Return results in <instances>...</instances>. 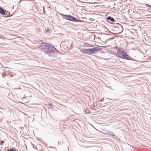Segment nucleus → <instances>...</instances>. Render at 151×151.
Listing matches in <instances>:
<instances>
[{
    "mask_svg": "<svg viewBox=\"0 0 151 151\" xmlns=\"http://www.w3.org/2000/svg\"><path fill=\"white\" fill-rule=\"evenodd\" d=\"M107 19L109 20H110L112 22H114L115 21V19L112 17L109 16L108 17Z\"/></svg>",
    "mask_w": 151,
    "mask_h": 151,
    "instance_id": "0eeeda50",
    "label": "nucleus"
},
{
    "mask_svg": "<svg viewBox=\"0 0 151 151\" xmlns=\"http://www.w3.org/2000/svg\"><path fill=\"white\" fill-rule=\"evenodd\" d=\"M46 31L47 32H48V31H49V29L48 28H47V29H46Z\"/></svg>",
    "mask_w": 151,
    "mask_h": 151,
    "instance_id": "4468645a",
    "label": "nucleus"
},
{
    "mask_svg": "<svg viewBox=\"0 0 151 151\" xmlns=\"http://www.w3.org/2000/svg\"><path fill=\"white\" fill-rule=\"evenodd\" d=\"M39 47L42 50V51H44L45 54L48 55L49 56H52L57 52L56 48L51 44L48 43H42V44Z\"/></svg>",
    "mask_w": 151,
    "mask_h": 151,
    "instance_id": "f257e3e1",
    "label": "nucleus"
},
{
    "mask_svg": "<svg viewBox=\"0 0 151 151\" xmlns=\"http://www.w3.org/2000/svg\"><path fill=\"white\" fill-rule=\"evenodd\" d=\"M145 5L147 7H148L149 8H151V6L150 5L148 4H145Z\"/></svg>",
    "mask_w": 151,
    "mask_h": 151,
    "instance_id": "f8f14e48",
    "label": "nucleus"
},
{
    "mask_svg": "<svg viewBox=\"0 0 151 151\" xmlns=\"http://www.w3.org/2000/svg\"><path fill=\"white\" fill-rule=\"evenodd\" d=\"M0 13L3 15H4L5 14V12L1 7H0Z\"/></svg>",
    "mask_w": 151,
    "mask_h": 151,
    "instance_id": "423d86ee",
    "label": "nucleus"
},
{
    "mask_svg": "<svg viewBox=\"0 0 151 151\" xmlns=\"http://www.w3.org/2000/svg\"><path fill=\"white\" fill-rule=\"evenodd\" d=\"M4 143V141H1L0 142V145H2Z\"/></svg>",
    "mask_w": 151,
    "mask_h": 151,
    "instance_id": "ddd939ff",
    "label": "nucleus"
},
{
    "mask_svg": "<svg viewBox=\"0 0 151 151\" xmlns=\"http://www.w3.org/2000/svg\"><path fill=\"white\" fill-rule=\"evenodd\" d=\"M80 51L83 53L87 54H90V51L89 49H80Z\"/></svg>",
    "mask_w": 151,
    "mask_h": 151,
    "instance_id": "20e7f679",
    "label": "nucleus"
},
{
    "mask_svg": "<svg viewBox=\"0 0 151 151\" xmlns=\"http://www.w3.org/2000/svg\"><path fill=\"white\" fill-rule=\"evenodd\" d=\"M49 105L50 106H52V105L51 104H49Z\"/></svg>",
    "mask_w": 151,
    "mask_h": 151,
    "instance_id": "2eb2a0df",
    "label": "nucleus"
},
{
    "mask_svg": "<svg viewBox=\"0 0 151 151\" xmlns=\"http://www.w3.org/2000/svg\"><path fill=\"white\" fill-rule=\"evenodd\" d=\"M108 134L112 136H114V134L111 132H109V133H108Z\"/></svg>",
    "mask_w": 151,
    "mask_h": 151,
    "instance_id": "9d476101",
    "label": "nucleus"
},
{
    "mask_svg": "<svg viewBox=\"0 0 151 151\" xmlns=\"http://www.w3.org/2000/svg\"><path fill=\"white\" fill-rule=\"evenodd\" d=\"M89 51H90V54H92L93 53V50L92 49V48H91V49H89Z\"/></svg>",
    "mask_w": 151,
    "mask_h": 151,
    "instance_id": "1a4fd4ad",
    "label": "nucleus"
},
{
    "mask_svg": "<svg viewBox=\"0 0 151 151\" xmlns=\"http://www.w3.org/2000/svg\"><path fill=\"white\" fill-rule=\"evenodd\" d=\"M116 55L119 58H120L122 59H125L127 60H129L130 58L129 57L127 53L122 51H120L117 50V52L116 54Z\"/></svg>",
    "mask_w": 151,
    "mask_h": 151,
    "instance_id": "7ed1b4c3",
    "label": "nucleus"
},
{
    "mask_svg": "<svg viewBox=\"0 0 151 151\" xmlns=\"http://www.w3.org/2000/svg\"><path fill=\"white\" fill-rule=\"evenodd\" d=\"M60 15L63 17V18L64 19L76 22H81V20L77 19L70 15H65L62 14H60Z\"/></svg>",
    "mask_w": 151,
    "mask_h": 151,
    "instance_id": "f03ea898",
    "label": "nucleus"
},
{
    "mask_svg": "<svg viewBox=\"0 0 151 151\" xmlns=\"http://www.w3.org/2000/svg\"><path fill=\"white\" fill-rule=\"evenodd\" d=\"M7 151H16V150H14L13 148L10 149L9 150H8Z\"/></svg>",
    "mask_w": 151,
    "mask_h": 151,
    "instance_id": "9b49d317",
    "label": "nucleus"
},
{
    "mask_svg": "<svg viewBox=\"0 0 151 151\" xmlns=\"http://www.w3.org/2000/svg\"><path fill=\"white\" fill-rule=\"evenodd\" d=\"M118 28L119 30V33L122 32L123 31V27L122 26V25H119V27H118Z\"/></svg>",
    "mask_w": 151,
    "mask_h": 151,
    "instance_id": "6e6552de",
    "label": "nucleus"
},
{
    "mask_svg": "<svg viewBox=\"0 0 151 151\" xmlns=\"http://www.w3.org/2000/svg\"><path fill=\"white\" fill-rule=\"evenodd\" d=\"M93 52L94 53L96 52H98L101 50V48L100 47H96L94 48H92Z\"/></svg>",
    "mask_w": 151,
    "mask_h": 151,
    "instance_id": "39448f33",
    "label": "nucleus"
}]
</instances>
